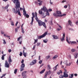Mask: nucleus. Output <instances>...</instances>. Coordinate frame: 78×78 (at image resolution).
<instances>
[{
    "label": "nucleus",
    "instance_id": "864d4df0",
    "mask_svg": "<svg viewBox=\"0 0 78 78\" xmlns=\"http://www.w3.org/2000/svg\"><path fill=\"white\" fill-rule=\"evenodd\" d=\"M42 62V60H40V61L39 62H38V63H39V64H41V63Z\"/></svg>",
    "mask_w": 78,
    "mask_h": 78
},
{
    "label": "nucleus",
    "instance_id": "aec40b11",
    "mask_svg": "<svg viewBox=\"0 0 78 78\" xmlns=\"http://www.w3.org/2000/svg\"><path fill=\"white\" fill-rule=\"evenodd\" d=\"M32 15L33 16V17H32V19H34V17H35V16L34 15V13L32 12Z\"/></svg>",
    "mask_w": 78,
    "mask_h": 78
},
{
    "label": "nucleus",
    "instance_id": "7c9ffc66",
    "mask_svg": "<svg viewBox=\"0 0 78 78\" xmlns=\"http://www.w3.org/2000/svg\"><path fill=\"white\" fill-rule=\"evenodd\" d=\"M70 42L71 44H75L76 43V41H71Z\"/></svg>",
    "mask_w": 78,
    "mask_h": 78
},
{
    "label": "nucleus",
    "instance_id": "052dcab7",
    "mask_svg": "<svg viewBox=\"0 0 78 78\" xmlns=\"http://www.w3.org/2000/svg\"><path fill=\"white\" fill-rule=\"evenodd\" d=\"M1 34H4V33H4V32H3V31L1 30Z\"/></svg>",
    "mask_w": 78,
    "mask_h": 78
},
{
    "label": "nucleus",
    "instance_id": "20e7f679",
    "mask_svg": "<svg viewBox=\"0 0 78 78\" xmlns=\"http://www.w3.org/2000/svg\"><path fill=\"white\" fill-rule=\"evenodd\" d=\"M15 4V5H16V7H15V8L16 10H17V9H19V8L20 7V4L19 0H17Z\"/></svg>",
    "mask_w": 78,
    "mask_h": 78
},
{
    "label": "nucleus",
    "instance_id": "a211bd4d",
    "mask_svg": "<svg viewBox=\"0 0 78 78\" xmlns=\"http://www.w3.org/2000/svg\"><path fill=\"white\" fill-rule=\"evenodd\" d=\"M66 63L65 64L66 66H70L71 65V63H69V64L67 63V60H66Z\"/></svg>",
    "mask_w": 78,
    "mask_h": 78
},
{
    "label": "nucleus",
    "instance_id": "37998d69",
    "mask_svg": "<svg viewBox=\"0 0 78 78\" xmlns=\"http://www.w3.org/2000/svg\"><path fill=\"white\" fill-rule=\"evenodd\" d=\"M34 64L32 62H30V66H33V65H34Z\"/></svg>",
    "mask_w": 78,
    "mask_h": 78
},
{
    "label": "nucleus",
    "instance_id": "4468645a",
    "mask_svg": "<svg viewBox=\"0 0 78 78\" xmlns=\"http://www.w3.org/2000/svg\"><path fill=\"white\" fill-rule=\"evenodd\" d=\"M68 22H69V25H70V26H72H72H73V24H72V22H71V21L70 20H69L68 21Z\"/></svg>",
    "mask_w": 78,
    "mask_h": 78
},
{
    "label": "nucleus",
    "instance_id": "c9c22d12",
    "mask_svg": "<svg viewBox=\"0 0 78 78\" xmlns=\"http://www.w3.org/2000/svg\"><path fill=\"white\" fill-rule=\"evenodd\" d=\"M49 24L51 25H53V22L52 21V20H51V21L50 22Z\"/></svg>",
    "mask_w": 78,
    "mask_h": 78
},
{
    "label": "nucleus",
    "instance_id": "0e129e2a",
    "mask_svg": "<svg viewBox=\"0 0 78 78\" xmlns=\"http://www.w3.org/2000/svg\"><path fill=\"white\" fill-rule=\"evenodd\" d=\"M18 23H19V22H18V21H17L16 23L15 26H17V24H18Z\"/></svg>",
    "mask_w": 78,
    "mask_h": 78
},
{
    "label": "nucleus",
    "instance_id": "de8ad7c7",
    "mask_svg": "<svg viewBox=\"0 0 78 78\" xmlns=\"http://www.w3.org/2000/svg\"><path fill=\"white\" fill-rule=\"evenodd\" d=\"M3 41H4V42L3 43L4 44H6V42L5 41V40H3Z\"/></svg>",
    "mask_w": 78,
    "mask_h": 78
},
{
    "label": "nucleus",
    "instance_id": "4be33fe9",
    "mask_svg": "<svg viewBox=\"0 0 78 78\" xmlns=\"http://www.w3.org/2000/svg\"><path fill=\"white\" fill-rule=\"evenodd\" d=\"M78 53H76L75 54V55H74V58H78Z\"/></svg>",
    "mask_w": 78,
    "mask_h": 78
},
{
    "label": "nucleus",
    "instance_id": "09e8293b",
    "mask_svg": "<svg viewBox=\"0 0 78 78\" xmlns=\"http://www.w3.org/2000/svg\"><path fill=\"white\" fill-rule=\"evenodd\" d=\"M38 2H39L40 3H42L43 2V1H41L40 0H38L37 1Z\"/></svg>",
    "mask_w": 78,
    "mask_h": 78
},
{
    "label": "nucleus",
    "instance_id": "603ef678",
    "mask_svg": "<svg viewBox=\"0 0 78 78\" xmlns=\"http://www.w3.org/2000/svg\"><path fill=\"white\" fill-rule=\"evenodd\" d=\"M20 56H22V52L21 51L20 52Z\"/></svg>",
    "mask_w": 78,
    "mask_h": 78
},
{
    "label": "nucleus",
    "instance_id": "338daca9",
    "mask_svg": "<svg viewBox=\"0 0 78 78\" xmlns=\"http://www.w3.org/2000/svg\"><path fill=\"white\" fill-rule=\"evenodd\" d=\"M74 75L75 76H78V74L76 73H75L74 74Z\"/></svg>",
    "mask_w": 78,
    "mask_h": 78
},
{
    "label": "nucleus",
    "instance_id": "393cba45",
    "mask_svg": "<svg viewBox=\"0 0 78 78\" xmlns=\"http://www.w3.org/2000/svg\"><path fill=\"white\" fill-rule=\"evenodd\" d=\"M58 55H56L55 56H54L53 57H52V59H56V58L58 57Z\"/></svg>",
    "mask_w": 78,
    "mask_h": 78
},
{
    "label": "nucleus",
    "instance_id": "dca6fc26",
    "mask_svg": "<svg viewBox=\"0 0 78 78\" xmlns=\"http://www.w3.org/2000/svg\"><path fill=\"white\" fill-rule=\"evenodd\" d=\"M57 66H58V64L55 67L53 68L54 71H55L57 69Z\"/></svg>",
    "mask_w": 78,
    "mask_h": 78
},
{
    "label": "nucleus",
    "instance_id": "bb28decb",
    "mask_svg": "<svg viewBox=\"0 0 78 78\" xmlns=\"http://www.w3.org/2000/svg\"><path fill=\"white\" fill-rule=\"evenodd\" d=\"M48 68L49 70H50V69H51V67L50 66V65H48Z\"/></svg>",
    "mask_w": 78,
    "mask_h": 78
},
{
    "label": "nucleus",
    "instance_id": "b1692460",
    "mask_svg": "<svg viewBox=\"0 0 78 78\" xmlns=\"http://www.w3.org/2000/svg\"><path fill=\"white\" fill-rule=\"evenodd\" d=\"M37 62V60L34 59L33 61L32 62L34 63V64H36V63Z\"/></svg>",
    "mask_w": 78,
    "mask_h": 78
},
{
    "label": "nucleus",
    "instance_id": "5fc2aeb1",
    "mask_svg": "<svg viewBox=\"0 0 78 78\" xmlns=\"http://www.w3.org/2000/svg\"><path fill=\"white\" fill-rule=\"evenodd\" d=\"M66 14H64L62 15H61V17H62V16H66Z\"/></svg>",
    "mask_w": 78,
    "mask_h": 78
},
{
    "label": "nucleus",
    "instance_id": "a878e982",
    "mask_svg": "<svg viewBox=\"0 0 78 78\" xmlns=\"http://www.w3.org/2000/svg\"><path fill=\"white\" fill-rule=\"evenodd\" d=\"M35 20H36L38 19V18H37V12H35Z\"/></svg>",
    "mask_w": 78,
    "mask_h": 78
},
{
    "label": "nucleus",
    "instance_id": "423d86ee",
    "mask_svg": "<svg viewBox=\"0 0 78 78\" xmlns=\"http://www.w3.org/2000/svg\"><path fill=\"white\" fill-rule=\"evenodd\" d=\"M46 34H47V32H46L42 35L38 36V39H41L44 37L46 36Z\"/></svg>",
    "mask_w": 78,
    "mask_h": 78
},
{
    "label": "nucleus",
    "instance_id": "6ab92c4d",
    "mask_svg": "<svg viewBox=\"0 0 78 78\" xmlns=\"http://www.w3.org/2000/svg\"><path fill=\"white\" fill-rule=\"evenodd\" d=\"M47 42H48V40H47V39L43 40V42H44V43H47Z\"/></svg>",
    "mask_w": 78,
    "mask_h": 78
},
{
    "label": "nucleus",
    "instance_id": "79ce46f5",
    "mask_svg": "<svg viewBox=\"0 0 78 78\" xmlns=\"http://www.w3.org/2000/svg\"><path fill=\"white\" fill-rule=\"evenodd\" d=\"M9 7V5H7L5 7V9H8V8Z\"/></svg>",
    "mask_w": 78,
    "mask_h": 78
},
{
    "label": "nucleus",
    "instance_id": "e2e57ef3",
    "mask_svg": "<svg viewBox=\"0 0 78 78\" xmlns=\"http://www.w3.org/2000/svg\"><path fill=\"white\" fill-rule=\"evenodd\" d=\"M59 73H61L62 74V70H59Z\"/></svg>",
    "mask_w": 78,
    "mask_h": 78
},
{
    "label": "nucleus",
    "instance_id": "4d7b16f0",
    "mask_svg": "<svg viewBox=\"0 0 78 78\" xmlns=\"http://www.w3.org/2000/svg\"><path fill=\"white\" fill-rule=\"evenodd\" d=\"M38 4L39 6H41V5H42V4L41 3H38Z\"/></svg>",
    "mask_w": 78,
    "mask_h": 78
},
{
    "label": "nucleus",
    "instance_id": "69168bd1",
    "mask_svg": "<svg viewBox=\"0 0 78 78\" xmlns=\"http://www.w3.org/2000/svg\"><path fill=\"white\" fill-rule=\"evenodd\" d=\"M64 8H67V5H66L64 6Z\"/></svg>",
    "mask_w": 78,
    "mask_h": 78
},
{
    "label": "nucleus",
    "instance_id": "ddd939ff",
    "mask_svg": "<svg viewBox=\"0 0 78 78\" xmlns=\"http://www.w3.org/2000/svg\"><path fill=\"white\" fill-rule=\"evenodd\" d=\"M73 76H74L73 74H70L69 76V78H73Z\"/></svg>",
    "mask_w": 78,
    "mask_h": 78
},
{
    "label": "nucleus",
    "instance_id": "4c0bfd02",
    "mask_svg": "<svg viewBox=\"0 0 78 78\" xmlns=\"http://www.w3.org/2000/svg\"><path fill=\"white\" fill-rule=\"evenodd\" d=\"M64 38H65L64 37H63L62 38V39H61V41H62V42H63V41H64V40H65Z\"/></svg>",
    "mask_w": 78,
    "mask_h": 78
},
{
    "label": "nucleus",
    "instance_id": "8fccbe9b",
    "mask_svg": "<svg viewBox=\"0 0 78 78\" xmlns=\"http://www.w3.org/2000/svg\"><path fill=\"white\" fill-rule=\"evenodd\" d=\"M67 2V1L66 0H64L62 1V3H64V2Z\"/></svg>",
    "mask_w": 78,
    "mask_h": 78
},
{
    "label": "nucleus",
    "instance_id": "1a4fd4ad",
    "mask_svg": "<svg viewBox=\"0 0 78 78\" xmlns=\"http://www.w3.org/2000/svg\"><path fill=\"white\" fill-rule=\"evenodd\" d=\"M5 67H7V68H9V64H8V62L6 61H5Z\"/></svg>",
    "mask_w": 78,
    "mask_h": 78
},
{
    "label": "nucleus",
    "instance_id": "39448f33",
    "mask_svg": "<svg viewBox=\"0 0 78 78\" xmlns=\"http://www.w3.org/2000/svg\"><path fill=\"white\" fill-rule=\"evenodd\" d=\"M23 15L25 17H26L27 18H29L30 17V15H28V14L27 13V12L25 11V7H24V6H23Z\"/></svg>",
    "mask_w": 78,
    "mask_h": 78
},
{
    "label": "nucleus",
    "instance_id": "f03ea898",
    "mask_svg": "<svg viewBox=\"0 0 78 78\" xmlns=\"http://www.w3.org/2000/svg\"><path fill=\"white\" fill-rule=\"evenodd\" d=\"M12 12L15 14H17V12L18 13V14L20 16H21L22 15H21V13H20V10H19V9H17V10L16 11V9H15V8H13L12 9Z\"/></svg>",
    "mask_w": 78,
    "mask_h": 78
},
{
    "label": "nucleus",
    "instance_id": "a19ab883",
    "mask_svg": "<svg viewBox=\"0 0 78 78\" xmlns=\"http://www.w3.org/2000/svg\"><path fill=\"white\" fill-rule=\"evenodd\" d=\"M50 56L48 55V56H46L45 57L46 59H49V58H50Z\"/></svg>",
    "mask_w": 78,
    "mask_h": 78
},
{
    "label": "nucleus",
    "instance_id": "a18cd8bd",
    "mask_svg": "<svg viewBox=\"0 0 78 78\" xmlns=\"http://www.w3.org/2000/svg\"><path fill=\"white\" fill-rule=\"evenodd\" d=\"M71 51L72 52H74V51H75V50L74 49H72Z\"/></svg>",
    "mask_w": 78,
    "mask_h": 78
},
{
    "label": "nucleus",
    "instance_id": "cd10ccee",
    "mask_svg": "<svg viewBox=\"0 0 78 78\" xmlns=\"http://www.w3.org/2000/svg\"><path fill=\"white\" fill-rule=\"evenodd\" d=\"M66 40L67 42H68V44H70V41H69V40H68V37H66Z\"/></svg>",
    "mask_w": 78,
    "mask_h": 78
},
{
    "label": "nucleus",
    "instance_id": "72a5a7b5",
    "mask_svg": "<svg viewBox=\"0 0 78 78\" xmlns=\"http://www.w3.org/2000/svg\"><path fill=\"white\" fill-rule=\"evenodd\" d=\"M27 54V53L24 52V53H23V56H24V57H26L27 56V55H26Z\"/></svg>",
    "mask_w": 78,
    "mask_h": 78
},
{
    "label": "nucleus",
    "instance_id": "7ed1b4c3",
    "mask_svg": "<svg viewBox=\"0 0 78 78\" xmlns=\"http://www.w3.org/2000/svg\"><path fill=\"white\" fill-rule=\"evenodd\" d=\"M21 62V63H22V64H21L20 66V72H22L24 70V68L25 67V64L23 63V62H24V60H22Z\"/></svg>",
    "mask_w": 78,
    "mask_h": 78
},
{
    "label": "nucleus",
    "instance_id": "473e14b6",
    "mask_svg": "<svg viewBox=\"0 0 78 78\" xmlns=\"http://www.w3.org/2000/svg\"><path fill=\"white\" fill-rule=\"evenodd\" d=\"M18 69H16L14 70V73L15 74H16V73H17V70Z\"/></svg>",
    "mask_w": 78,
    "mask_h": 78
},
{
    "label": "nucleus",
    "instance_id": "2eb2a0df",
    "mask_svg": "<svg viewBox=\"0 0 78 78\" xmlns=\"http://www.w3.org/2000/svg\"><path fill=\"white\" fill-rule=\"evenodd\" d=\"M51 73V71L50 70H49L48 71L46 72V73H45V75H50Z\"/></svg>",
    "mask_w": 78,
    "mask_h": 78
},
{
    "label": "nucleus",
    "instance_id": "c756f323",
    "mask_svg": "<svg viewBox=\"0 0 78 78\" xmlns=\"http://www.w3.org/2000/svg\"><path fill=\"white\" fill-rule=\"evenodd\" d=\"M11 25L12 26H14V22L12 21H11Z\"/></svg>",
    "mask_w": 78,
    "mask_h": 78
},
{
    "label": "nucleus",
    "instance_id": "c85d7f7f",
    "mask_svg": "<svg viewBox=\"0 0 78 78\" xmlns=\"http://www.w3.org/2000/svg\"><path fill=\"white\" fill-rule=\"evenodd\" d=\"M57 14H61V12L59 11H57Z\"/></svg>",
    "mask_w": 78,
    "mask_h": 78
},
{
    "label": "nucleus",
    "instance_id": "9b49d317",
    "mask_svg": "<svg viewBox=\"0 0 78 78\" xmlns=\"http://www.w3.org/2000/svg\"><path fill=\"white\" fill-rule=\"evenodd\" d=\"M63 77H64V78H67L68 76H69V75L67 74H66V73H63Z\"/></svg>",
    "mask_w": 78,
    "mask_h": 78
},
{
    "label": "nucleus",
    "instance_id": "c03bdc74",
    "mask_svg": "<svg viewBox=\"0 0 78 78\" xmlns=\"http://www.w3.org/2000/svg\"><path fill=\"white\" fill-rule=\"evenodd\" d=\"M2 60H4L5 59V57L4 56L2 55Z\"/></svg>",
    "mask_w": 78,
    "mask_h": 78
},
{
    "label": "nucleus",
    "instance_id": "2f4dec72",
    "mask_svg": "<svg viewBox=\"0 0 78 78\" xmlns=\"http://www.w3.org/2000/svg\"><path fill=\"white\" fill-rule=\"evenodd\" d=\"M12 2L14 3V4H16V2H17V0H12Z\"/></svg>",
    "mask_w": 78,
    "mask_h": 78
},
{
    "label": "nucleus",
    "instance_id": "bf43d9fd",
    "mask_svg": "<svg viewBox=\"0 0 78 78\" xmlns=\"http://www.w3.org/2000/svg\"><path fill=\"white\" fill-rule=\"evenodd\" d=\"M44 66V63H43L41 65V66H40L39 67V68H41V67H42V66Z\"/></svg>",
    "mask_w": 78,
    "mask_h": 78
},
{
    "label": "nucleus",
    "instance_id": "49530a36",
    "mask_svg": "<svg viewBox=\"0 0 78 78\" xmlns=\"http://www.w3.org/2000/svg\"><path fill=\"white\" fill-rule=\"evenodd\" d=\"M53 16H56L57 17V15L56 13H54L53 14Z\"/></svg>",
    "mask_w": 78,
    "mask_h": 78
},
{
    "label": "nucleus",
    "instance_id": "f257e3e1",
    "mask_svg": "<svg viewBox=\"0 0 78 78\" xmlns=\"http://www.w3.org/2000/svg\"><path fill=\"white\" fill-rule=\"evenodd\" d=\"M36 20L37 22H38V25L40 27L43 25V27H44L45 28H47V27H46V25H45V23L44 22H42L41 20H39L38 19H37Z\"/></svg>",
    "mask_w": 78,
    "mask_h": 78
},
{
    "label": "nucleus",
    "instance_id": "3c124183",
    "mask_svg": "<svg viewBox=\"0 0 78 78\" xmlns=\"http://www.w3.org/2000/svg\"><path fill=\"white\" fill-rule=\"evenodd\" d=\"M63 37L65 38V33H64V32H63Z\"/></svg>",
    "mask_w": 78,
    "mask_h": 78
},
{
    "label": "nucleus",
    "instance_id": "5701e85b",
    "mask_svg": "<svg viewBox=\"0 0 78 78\" xmlns=\"http://www.w3.org/2000/svg\"><path fill=\"white\" fill-rule=\"evenodd\" d=\"M46 12V16H49L50 15V14H49V12H48V10Z\"/></svg>",
    "mask_w": 78,
    "mask_h": 78
},
{
    "label": "nucleus",
    "instance_id": "13d9d810",
    "mask_svg": "<svg viewBox=\"0 0 78 78\" xmlns=\"http://www.w3.org/2000/svg\"><path fill=\"white\" fill-rule=\"evenodd\" d=\"M61 30V28H58L57 29V31H60V30Z\"/></svg>",
    "mask_w": 78,
    "mask_h": 78
},
{
    "label": "nucleus",
    "instance_id": "0eeeda50",
    "mask_svg": "<svg viewBox=\"0 0 78 78\" xmlns=\"http://www.w3.org/2000/svg\"><path fill=\"white\" fill-rule=\"evenodd\" d=\"M41 10L43 11L44 12H45L48 11V9H47L46 7L43 6L42 8L41 9Z\"/></svg>",
    "mask_w": 78,
    "mask_h": 78
},
{
    "label": "nucleus",
    "instance_id": "58836bf2",
    "mask_svg": "<svg viewBox=\"0 0 78 78\" xmlns=\"http://www.w3.org/2000/svg\"><path fill=\"white\" fill-rule=\"evenodd\" d=\"M33 21H34V19H32V20H31V22L30 23V24L31 25H33Z\"/></svg>",
    "mask_w": 78,
    "mask_h": 78
},
{
    "label": "nucleus",
    "instance_id": "6e6d98bb",
    "mask_svg": "<svg viewBox=\"0 0 78 78\" xmlns=\"http://www.w3.org/2000/svg\"><path fill=\"white\" fill-rule=\"evenodd\" d=\"M35 47H36V45L34 46V47L32 49L33 50H34V49L35 48Z\"/></svg>",
    "mask_w": 78,
    "mask_h": 78
},
{
    "label": "nucleus",
    "instance_id": "6e6552de",
    "mask_svg": "<svg viewBox=\"0 0 78 78\" xmlns=\"http://www.w3.org/2000/svg\"><path fill=\"white\" fill-rule=\"evenodd\" d=\"M38 12L39 14L42 15V16H44V15H45V13H44V12H42V10H39Z\"/></svg>",
    "mask_w": 78,
    "mask_h": 78
},
{
    "label": "nucleus",
    "instance_id": "9d476101",
    "mask_svg": "<svg viewBox=\"0 0 78 78\" xmlns=\"http://www.w3.org/2000/svg\"><path fill=\"white\" fill-rule=\"evenodd\" d=\"M8 61L9 64H10L11 62H12V59H11V55H10L9 57Z\"/></svg>",
    "mask_w": 78,
    "mask_h": 78
},
{
    "label": "nucleus",
    "instance_id": "680f3d73",
    "mask_svg": "<svg viewBox=\"0 0 78 78\" xmlns=\"http://www.w3.org/2000/svg\"><path fill=\"white\" fill-rule=\"evenodd\" d=\"M18 29H17V28H16L15 32H17V31H18Z\"/></svg>",
    "mask_w": 78,
    "mask_h": 78
},
{
    "label": "nucleus",
    "instance_id": "f704fd0d",
    "mask_svg": "<svg viewBox=\"0 0 78 78\" xmlns=\"http://www.w3.org/2000/svg\"><path fill=\"white\" fill-rule=\"evenodd\" d=\"M64 76L62 74H61L59 76V78H64Z\"/></svg>",
    "mask_w": 78,
    "mask_h": 78
},
{
    "label": "nucleus",
    "instance_id": "ea45409f",
    "mask_svg": "<svg viewBox=\"0 0 78 78\" xmlns=\"http://www.w3.org/2000/svg\"><path fill=\"white\" fill-rule=\"evenodd\" d=\"M40 44H41V43L39 42V43H37L36 45L37 46V47H38V46H39L40 45Z\"/></svg>",
    "mask_w": 78,
    "mask_h": 78
},
{
    "label": "nucleus",
    "instance_id": "412c9836",
    "mask_svg": "<svg viewBox=\"0 0 78 78\" xmlns=\"http://www.w3.org/2000/svg\"><path fill=\"white\" fill-rule=\"evenodd\" d=\"M45 69H43L42 71L40 72V74H42V73H43L45 72Z\"/></svg>",
    "mask_w": 78,
    "mask_h": 78
},
{
    "label": "nucleus",
    "instance_id": "e433bc0d",
    "mask_svg": "<svg viewBox=\"0 0 78 78\" xmlns=\"http://www.w3.org/2000/svg\"><path fill=\"white\" fill-rule=\"evenodd\" d=\"M21 31L23 34L25 33V31H24V30H23V28H21Z\"/></svg>",
    "mask_w": 78,
    "mask_h": 78
},
{
    "label": "nucleus",
    "instance_id": "f3484780",
    "mask_svg": "<svg viewBox=\"0 0 78 78\" xmlns=\"http://www.w3.org/2000/svg\"><path fill=\"white\" fill-rule=\"evenodd\" d=\"M27 71H25L23 72L22 73V76H25V74H26V73H27Z\"/></svg>",
    "mask_w": 78,
    "mask_h": 78
},
{
    "label": "nucleus",
    "instance_id": "774afa93",
    "mask_svg": "<svg viewBox=\"0 0 78 78\" xmlns=\"http://www.w3.org/2000/svg\"><path fill=\"white\" fill-rule=\"evenodd\" d=\"M47 74H45V76H44V78H47Z\"/></svg>",
    "mask_w": 78,
    "mask_h": 78
},
{
    "label": "nucleus",
    "instance_id": "f8f14e48",
    "mask_svg": "<svg viewBox=\"0 0 78 78\" xmlns=\"http://www.w3.org/2000/svg\"><path fill=\"white\" fill-rule=\"evenodd\" d=\"M52 36L53 37L54 39H58V37L57 36L54 35H52Z\"/></svg>",
    "mask_w": 78,
    "mask_h": 78
}]
</instances>
